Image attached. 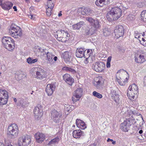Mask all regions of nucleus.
<instances>
[{
	"mask_svg": "<svg viewBox=\"0 0 146 146\" xmlns=\"http://www.w3.org/2000/svg\"><path fill=\"white\" fill-rule=\"evenodd\" d=\"M25 76V75L22 74H20L18 75H17L15 77L16 78H17L18 80H19L22 79L23 76L24 77Z\"/></svg>",
	"mask_w": 146,
	"mask_h": 146,
	"instance_id": "nucleus-46",
	"label": "nucleus"
},
{
	"mask_svg": "<svg viewBox=\"0 0 146 146\" xmlns=\"http://www.w3.org/2000/svg\"><path fill=\"white\" fill-rule=\"evenodd\" d=\"M32 140L31 136L27 135L19 138L18 144L19 146H27L31 143Z\"/></svg>",
	"mask_w": 146,
	"mask_h": 146,
	"instance_id": "nucleus-8",
	"label": "nucleus"
},
{
	"mask_svg": "<svg viewBox=\"0 0 146 146\" xmlns=\"http://www.w3.org/2000/svg\"><path fill=\"white\" fill-rule=\"evenodd\" d=\"M77 12L79 14L88 15L92 13V11L89 8L81 7L78 8Z\"/></svg>",
	"mask_w": 146,
	"mask_h": 146,
	"instance_id": "nucleus-17",
	"label": "nucleus"
},
{
	"mask_svg": "<svg viewBox=\"0 0 146 146\" xmlns=\"http://www.w3.org/2000/svg\"><path fill=\"white\" fill-rule=\"evenodd\" d=\"M82 134V131L80 130H75L73 132V136L76 138H79Z\"/></svg>",
	"mask_w": 146,
	"mask_h": 146,
	"instance_id": "nucleus-29",
	"label": "nucleus"
},
{
	"mask_svg": "<svg viewBox=\"0 0 146 146\" xmlns=\"http://www.w3.org/2000/svg\"><path fill=\"white\" fill-rule=\"evenodd\" d=\"M94 30L92 28H87L85 30V33L86 35L91 36L94 33Z\"/></svg>",
	"mask_w": 146,
	"mask_h": 146,
	"instance_id": "nucleus-35",
	"label": "nucleus"
},
{
	"mask_svg": "<svg viewBox=\"0 0 146 146\" xmlns=\"http://www.w3.org/2000/svg\"><path fill=\"white\" fill-rule=\"evenodd\" d=\"M142 40H139L140 42V43L141 44H142V45L144 46V44L146 43V40L145 38H144L143 37L142 38H141Z\"/></svg>",
	"mask_w": 146,
	"mask_h": 146,
	"instance_id": "nucleus-49",
	"label": "nucleus"
},
{
	"mask_svg": "<svg viewBox=\"0 0 146 146\" xmlns=\"http://www.w3.org/2000/svg\"><path fill=\"white\" fill-rule=\"evenodd\" d=\"M38 61L37 59H33L31 58H29L27 59V62L29 64L34 63Z\"/></svg>",
	"mask_w": 146,
	"mask_h": 146,
	"instance_id": "nucleus-40",
	"label": "nucleus"
},
{
	"mask_svg": "<svg viewBox=\"0 0 146 146\" xmlns=\"http://www.w3.org/2000/svg\"><path fill=\"white\" fill-rule=\"evenodd\" d=\"M13 5V4L10 2H8L2 4V8L5 10H8L11 9Z\"/></svg>",
	"mask_w": 146,
	"mask_h": 146,
	"instance_id": "nucleus-28",
	"label": "nucleus"
},
{
	"mask_svg": "<svg viewBox=\"0 0 146 146\" xmlns=\"http://www.w3.org/2000/svg\"><path fill=\"white\" fill-rule=\"evenodd\" d=\"M138 89L137 85L133 84L129 86L127 90V95L130 100L136 98L137 97Z\"/></svg>",
	"mask_w": 146,
	"mask_h": 146,
	"instance_id": "nucleus-3",
	"label": "nucleus"
},
{
	"mask_svg": "<svg viewBox=\"0 0 146 146\" xmlns=\"http://www.w3.org/2000/svg\"><path fill=\"white\" fill-rule=\"evenodd\" d=\"M14 101L15 102H17V100L16 98H15L14 99Z\"/></svg>",
	"mask_w": 146,
	"mask_h": 146,
	"instance_id": "nucleus-64",
	"label": "nucleus"
},
{
	"mask_svg": "<svg viewBox=\"0 0 146 146\" xmlns=\"http://www.w3.org/2000/svg\"><path fill=\"white\" fill-rule=\"evenodd\" d=\"M59 141V139L58 137L55 138L49 141L48 144V145L49 146H54L57 144Z\"/></svg>",
	"mask_w": 146,
	"mask_h": 146,
	"instance_id": "nucleus-30",
	"label": "nucleus"
},
{
	"mask_svg": "<svg viewBox=\"0 0 146 146\" xmlns=\"http://www.w3.org/2000/svg\"><path fill=\"white\" fill-rule=\"evenodd\" d=\"M8 98V93L7 91L0 89V105H3L6 104Z\"/></svg>",
	"mask_w": 146,
	"mask_h": 146,
	"instance_id": "nucleus-12",
	"label": "nucleus"
},
{
	"mask_svg": "<svg viewBox=\"0 0 146 146\" xmlns=\"http://www.w3.org/2000/svg\"><path fill=\"white\" fill-rule=\"evenodd\" d=\"M141 19L143 21H146V11H143L141 13Z\"/></svg>",
	"mask_w": 146,
	"mask_h": 146,
	"instance_id": "nucleus-42",
	"label": "nucleus"
},
{
	"mask_svg": "<svg viewBox=\"0 0 146 146\" xmlns=\"http://www.w3.org/2000/svg\"><path fill=\"white\" fill-rule=\"evenodd\" d=\"M57 56H56L54 57V58L52 59V60H54L55 61H56L57 60Z\"/></svg>",
	"mask_w": 146,
	"mask_h": 146,
	"instance_id": "nucleus-58",
	"label": "nucleus"
},
{
	"mask_svg": "<svg viewBox=\"0 0 146 146\" xmlns=\"http://www.w3.org/2000/svg\"><path fill=\"white\" fill-rule=\"evenodd\" d=\"M92 50H88L87 51V56L88 60L89 63H91L92 62L91 56L93 55Z\"/></svg>",
	"mask_w": 146,
	"mask_h": 146,
	"instance_id": "nucleus-32",
	"label": "nucleus"
},
{
	"mask_svg": "<svg viewBox=\"0 0 146 146\" xmlns=\"http://www.w3.org/2000/svg\"><path fill=\"white\" fill-rule=\"evenodd\" d=\"M55 1V0H48L46 7L50 9H53L54 6Z\"/></svg>",
	"mask_w": 146,
	"mask_h": 146,
	"instance_id": "nucleus-33",
	"label": "nucleus"
},
{
	"mask_svg": "<svg viewBox=\"0 0 146 146\" xmlns=\"http://www.w3.org/2000/svg\"><path fill=\"white\" fill-rule=\"evenodd\" d=\"M111 56H109L108 58V59H107V62H111Z\"/></svg>",
	"mask_w": 146,
	"mask_h": 146,
	"instance_id": "nucleus-54",
	"label": "nucleus"
},
{
	"mask_svg": "<svg viewBox=\"0 0 146 146\" xmlns=\"http://www.w3.org/2000/svg\"><path fill=\"white\" fill-rule=\"evenodd\" d=\"M107 142H110L111 141L112 142V143L114 145L115 144V141H114L113 139H110V138H108L107 140Z\"/></svg>",
	"mask_w": 146,
	"mask_h": 146,
	"instance_id": "nucleus-51",
	"label": "nucleus"
},
{
	"mask_svg": "<svg viewBox=\"0 0 146 146\" xmlns=\"http://www.w3.org/2000/svg\"><path fill=\"white\" fill-rule=\"evenodd\" d=\"M26 2L28 4L30 3V0H25Z\"/></svg>",
	"mask_w": 146,
	"mask_h": 146,
	"instance_id": "nucleus-59",
	"label": "nucleus"
},
{
	"mask_svg": "<svg viewBox=\"0 0 146 146\" xmlns=\"http://www.w3.org/2000/svg\"><path fill=\"white\" fill-rule=\"evenodd\" d=\"M111 93L113 95H116V92L115 90L113 89H112L111 90Z\"/></svg>",
	"mask_w": 146,
	"mask_h": 146,
	"instance_id": "nucleus-52",
	"label": "nucleus"
},
{
	"mask_svg": "<svg viewBox=\"0 0 146 146\" xmlns=\"http://www.w3.org/2000/svg\"><path fill=\"white\" fill-rule=\"evenodd\" d=\"M18 132V128L17 125L15 123L10 124L8 128L7 134L13 137L17 136Z\"/></svg>",
	"mask_w": 146,
	"mask_h": 146,
	"instance_id": "nucleus-9",
	"label": "nucleus"
},
{
	"mask_svg": "<svg viewBox=\"0 0 146 146\" xmlns=\"http://www.w3.org/2000/svg\"><path fill=\"white\" fill-rule=\"evenodd\" d=\"M34 114L35 117L38 119L41 118L43 115L42 106L41 105L38 104L34 109Z\"/></svg>",
	"mask_w": 146,
	"mask_h": 146,
	"instance_id": "nucleus-14",
	"label": "nucleus"
},
{
	"mask_svg": "<svg viewBox=\"0 0 146 146\" xmlns=\"http://www.w3.org/2000/svg\"><path fill=\"white\" fill-rule=\"evenodd\" d=\"M64 80L69 85H72L74 82V80L68 74H65L63 76Z\"/></svg>",
	"mask_w": 146,
	"mask_h": 146,
	"instance_id": "nucleus-21",
	"label": "nucleus"
},
{
	"mask_svg": "<svg viewBox=\"0 0 146 146\" xmlns=\"http://www.w3.org/2000/svg\"><path fill=\"white\" fill-rule=\"evenodd\" d=\"M46 60L50 62L52 61V58L54 56L52 53L48 52L46 53Z\"/></svg>",
	"mask_w": 146,
	"mask_h": 146,
	"instance_id": "nucleus-37",
	"label": "nucleus"
},
{
	"mask_svg": "<svg viewBox=\"0 0 146 146\" xmlns=\"http://www.w3.org/2000/svg\"><path fill=\"white\" fill-rule=\"evenodd\" d=\"M35 136L36 141L38 143H42L45 139V135L42 133L37 132L35 134Z\"/></svg>",
	"mask_w": 146,
	"mask_h": 146,
	"instance_id": "nucleus-22",
	"label": "nucleus"
},
{
	"mask_svg": "<svg viewBox=\"0 0 146 146\" xmlns=\"http://www.w3.org/2000/svg\"><path fill=\"white\" fill-rule=\"evenodd\" d=\"M9 33L15 38L20 37L22 35L21 29L15 24H12L9 30Z\"/></svg>",
	"mask_w": 146,
	"mask_h": 146,
	"instance_id": "nucleus-7",
	"label": "nucleus"
},
{
	"mask_svg": "<svg viewBox=\"0 0 146 146\" xmlns=\"http://www.w3.org/2000/svg\"><path fill=\"white\" fill-rule=\"evenodd\" d=\"M62 114L58 112L56 110H53L51 112V118L53 121L56 123L59 122L60 119Z\"/></svg>",
	"mask_w": 146,
	"mask_h": 146,
	"instance_id": "nucleus-16",
	"label": "nucleus"
},
{
	"mask_svg": "<svg viewBox=\"0 0 146 146\" xmlns=\"http://www.w3.org/2000/svg\"><path fill=\"white\" fill-rule=\"evenodd\" d=\"M105 64L103 62H97L93 64L92 68L95 71L101 72L105 69Z\"/></svg>",
	"mask_w": 146,
	"mask_h": 146,
	"instance_id": "nucleus-11",
	"label": "nucleus"
},
{
	"mask_svg": "<svg viewBox=\"0 0 146 146\" xmlns=\"http://www.w3.org/2000/svg\"><path fill=\"white\" fill-rule=\"evenodd\" d=\"M46 14L48 16H50L52 14V9H50L47 7H46Z\"/></svg>",
	"mask_w": 146,
	"mask_h": 146,
	"instance_id": "nucleus-44",
	"label": "nucleus"
},
{
	"mask_svg": "<svg viewBox=\"0 0 146 146\" xmlns=\"http://www.w3.org/2000/svg\"><path fill=\"white\" fill-rule=\"evenodd\" d=\"M78 99V98H76V96L75 95H74L72 98V100L73 102H75L79 100V99Z\"/></svg>",
	"mask_w": 146,
	"mask_h": 146,
	"instance_id": "nucleus-50",
	"label": "nucleus"
},
{
	"mask_svg": "<svg viewBox=\"0 0 146 146\" xmlns=\"http://www.w3.org/2000/svg\"><path fill=\"white\" fill-rule=\"evenodd\" d=\"M29 104V103L27 100L26 99L19 98L18 100V102L17 105L21 106L23 108H24Z\"/></svg>",
	"mask_w": 146,
	"mask_h": 146,
	"instance_id": "nucleus-24",
	"label": "nucleus"
},
{
	"mask_svg": "<svg viewBox=\"0 0 146 146\" xmlns=\"http://www.w3.org/2000/svg\"><path fill=\"white\" fill-rule=\"evenodd\" d=\"M82 90L81 89L79 88L77 89L75 91V95L76 98L80 99L82 95Z\"/></svg>",
	"mask_w": 146,
	"mask_h": 146,
	"instance_id": "nucleus-34",
	"label": "nucleus"
},
{
	"mask_svg": "<svg viewBox=\"0 0 146 146\" xmlns=\"http://www.w3.org/2000/svg\"><path fill=\"white\" fill-rule=\"evenodd\" d=\"M139 52V53L135 57V61L137 63H142L146 61V55L143 51Z\"/></svg>",
	"mask_w": 146,
	"mask_h": 146,
	"instance_id": "nucleus-13",
	"label": "nucleus"
},
{
	"mask_svg": "<svg viewBox=\"0 0 146 146\" xmlns=\"http://www.w3.org/2000/svg\"><path fill=\"white\" fill-rule=\"evenodd\" d=\"M132 16V15H129L128 17V19L129 20H132L133 18L132 17V18H131V17Z\"/></svg>",
	"mask_w": 146,
	"mask_h": 146,
	"instance_id": "nucleus-55",
	"label": "nucleus"
},
{
	"mask_svg": "<svg viewBox=\"0 0 146 146\" xmlns=\"http://www.w3.org/2000/svg\"><path fill=\"white\" fill-rule=\"evenodd\" d=\"M143 132V130H141L139 131V132L140 134H141Z\"/></svg>",
	"mask_w": 146,
	"mask_h": 146,
	"instance_id": "nucleus-62",
	"label": "nucleus"
},
{
	"mask_svg": "<svg viewBox=\"0 0 146 146\" xmlns=\"http://www.w3.org/2000/svg\"><path fill=\"white\" fill-rule=\"evenodd\" d=\"M84 22L83 21H81L76 24H74L72 26V28L73 29L76 30H78L80 29L81 27L84 25Z\"/></svg>",
	"mask_w": 146,
	"mask_h": 146,
	"instance_id": "nucleus-31",
	"label": "nucleus"
},
{
	"mask_svg": "<svg viewBox=\"0 0 146 146\" xmlns=\"http://www.w3.org/2000/svg\"><path fill=\"white\" fill-rule=\"evenodd\" d=\"M72 55V53L70 52L66 51L62 54V56L66 62H68L70 61Z\"/></svg>",
	"mask_w": 146,
	"mask_h": 146,
	"instance_id": "nucleus-23",
	"label": "nucleus"
},
{
	"mask_svg": "<svg viewBox=\"0 0 146 146\" xmlns=\"http://www.w3.org/2000/svg\"><path fill=\"white\" fill-rule=\"evenodd\" d=\"M86 20L92 24H93V22L94 21V20L92 18L89 17H86Z\"/></svg>",
	"mask_w": 146,
	"mask_h": 146,
	"instance_id": "nucleus-47",
	"label": "nucleus"
},
{
	"mask_svg": "<svg viewBox=\"0 0 146 146\" xmlns=\"http://www.w3.org/2000/svg\"><path fill=\"white\" fill-rule=\"evenodd\" d=\"M122 111L127 115V117H129L131 119H135L136 116L138 115L137 111L134 110H131L130 108H124L122 109Z\"/></svg>",
	"mask_w": 146,
	"mask_h": 146,
	"instance_id": "nucleus-10",
	"label": "nucleus"
},
{
	"mask_svg": "<svg viewBox=\"0 0 146 146\" xmlns=\"http://www.w3.org/2000/svg\"><path fill=\"white\" fill-rule=\"evenodd\" d=\"M2 42L5 48L10 51H12L15 48L14 41L11 37L4 36L2 39Z\"/></svg>",
	"mask_w": 146,
	"mask_h": 146,
	"instance_id": "nucleus-4",
	"label": "nucleus"
},
{
	"mask_svg": "<svg viewBox=\"0 0 146 146\" xmlns=\"http://www.w3.org/2000/svg\"><path fill=\"white\" fill-rule=\"evenodd\" d=\"M31 71L35 72L34 74L35 78L38 80H42L46 77V71L40 67H35L31 69Z\"/></svg>",
	"mask_w": 146,
	"mask_h": 146,
	"instance_id": "nucleus-6",
	"label": "nucleus"
},
{
	"mask_svg": "<svg viewBox=\"0 0 146 146\" xmlns=\"http://www.w3.org/2000/svg\"><path fill=\"white\" fill-rule=\"evenodd\" d=\"M124 29L123 27L119 25L116 27L114 30L115 37L118 38L123 35Z\"/></svg>",
	"mask_w": 146,
	"mask_h": 146,
	"instance_id": "nucleus-15",
	"label": "nucleus"
},
{
	"mask_svg": "<svg viewBox=\"0 0 146 146\" xmlns=\"http://www.w3.org/2000/svg\"><path fill=\"white\" fill-rule=\"evenodd\" d=\"M29 17L31 19L35 20V15L31 14H28Z\"/></svg>",
	"mask_w": 146,
	"mask_h": 146,
	"instance_id": "nucleus-48",
	"label": "nucleus"
},
{
	"mask_svg": "<svg viewBox=\"0 0 146 146\" xmlns=\"http://www.w3.org/2000/svg\"><path fill=\"white\" fill-rule=\"evenodd\" d=\"M122 13L121 10L118 7H114L107 14L106 18L110 21L116 20L119 18Z\"/></svg>",
	"mask_w": 146,
	"mask_h": 146,
	"instance_id": "nucleus-1",
	"label": "nucleus"
},
{
	"mask_svg": "<svg viewBox=\"0 0 146 146\" xmlns=\"http://www.w3.org/2000/svg\"><path fill=\"white\" fill-rule=\"evenodd\" d=\"M143 82L144 86H146V76L144 77Z\"/></svg>",
	"mask_w": 146,
	"mask_h": 146,
	"instance_id": "nucleus-53",
	"label": "nucleus"
},
{
	"mask_svg": "<svg viewBox=\"0 0 146 146\" xmlns=\"http://www.w3.org/2000/svg\"><path fill=\"white\" fill-rule=\"evenodd\" d=\"M54 36L58 40L65 42L68 40L70 35L64 30H58L55 33Z\"/></svg>",
	"mask_w": 146,
	"mask_h": 146,
	"instance_id": "nucleus-5",
	"label": "nucleus"
},
{
	"mask_svg": "<svg viewBox=\"0 0 146 146\" xmlns=\"http://www.w3.org/2000/svg\"><path fill=\"white\" fill-rule=\"evenodd\" d=\"M63 69L66 71L70 72L74 74H75L78 72L77 70L70 68L65 67L63 68Z\"/></svg>",
	"mask_w": 146,
	"mask_h": 146,
	"instance_id": "nucleus-38",
	"label": "nucleus"
},
{
	"mask_svg": "<svg viewBox=\"0 0 146 146\" xmlns=\"http://www.w3.org/2000/svg\"><path fill=\"white\" fill-rule=\"evenodd\" d=\"M13 9H14V11H17V7L16 6H14L13 7Z\"/></svg>",
	"mask_w": 146,
	"mask_h": 146,
	"instance_id": "nucleus-60",
	"label": "nucleus"
},
{
	"mask_svg": "<svg viewBox=\"0 0 146 146\" xmlns=\"http://www.w3.org/2000/svg\"><path fill=\"white\" fill-rule=\"evenodd\" d=\"M103 33L104 36H107L110 35V31L109 29L105 28L103 29Z\"/></svg>",
	"mask_w": 146,
	"mask_h": 146,
	"instance_id": "nucleus-41",
	"label": "nucleus"
},
{
	"mask_svg": "<svg viewBox=\"0 0 146 146\" xmlns=\"http://www.w3.org/2000/svg\"><path fill=\"white\" fill-rule=\"evenodd\" d=\"M127 121H129V120L124 121L120 125L121 129L125 132L127 131L129 129V125L127 124Z\"/></svg>",
	"mask_w": 146,
	"mask_h": 146,
	"instance_id": "nucleus-27",
	"label": "nucleus"
},
{
	"mask_svg": "<svg viewBox=\"0 0 146 146\" xmlns=\"http://www.w3.org/2000/svg\"><path fill=\"white\" fill-rule=\"evenodd\" d=\"M92 25L96 28H98L100 26L98 20H94Z\"/></svg>",
	"mask_w": 146,
	"mask_h": 146,
	"instance_id": "nucleus-45",
	"label": "nucleus"
},
{
	"mask_svg": "<svg viewBox=\"0 0 146 146\" xmlns=\"http://www.w3.org/2000/svg\"><path fill=\"white\" fill-rule=\"evenodd\" d=\"M110 63L107 62L106 66L107 68H110Z\"/></svg>",
	"mask_w": 146,
	"mask_h": 146,
	"instance_id": "nucleus-56",
	"label": "nucleus"
},
{
	"mask_svg": "<svg viewBox=\"0 0 146 146\" xmlns=\"http://www.w3.org/2000/svg\"><path fill=\"white\" fill-rule=\"evenodd\" d=\"M37 52H36V54H37L38 56H43L44 55V54H46L45 52L44 53L45 50L41 48L40 47H38V48L37 49Z\"/></svg>",
	"mask_w": 146,
	"mask_h": 146,
	"instance_id": "nucleus-36",
	"label": "nucleus"
},
{
	"mask_svg": "<svg viewBox=\"0 0 146 146\" xmlns=\"http://www.w3.org/2000/svg\"><path fill=\"white\" fill-rule=\"evenodd\" d=\"M61 12H60V13H58V16H59V17H60L61 16H62V14L61 13Z\"/></svg>",
	"mask_w": 146,
	"mask_h": 146,
	"instance_id": "nucleus-63",
	"label": "nucleus"
},
{
	"mask_svg": "<svg viewBox=\"0 0 146 146\" xmlns=\"http://www.w3.org/2000/svg\"><path fill=\"white\" fill-rule=\"evenodd\" d=\"M93 82L94 85L98 89L100 88L103 83V79L102 77L99 76L96 77L94 78Z\"/></svg>",
	"mask_w": 146,
	"mask_h": 146,
	"instance_id": "nucleus-20",
	"label": "nucleus"
},
{
	"mask_svg": "<svg viewBox=\"0 0 146 146\" xmlns=\"http://www.w3.org/2000/svg\"><path fill=\"white\" fill-rule=\"evenodd\" d=\"M86 50L84 48H78L76 50V55L77 57L81 58L83 57L86 58L87 57L86 54Z\"/></svg>",
	"mask_w": 146,
	"mask_h": 146,
	"instance_id": "nucleus-18",
	"label": "nucleus"
},
{
	"mask_svg": "<svg viewBox=\"0 0 146 146\" xmlns=\"http://www.w3.org/2000/svg\"><path fill=\"white\" fill-rule=\"evenodd\" d=\"M86 58L85 60L84 61V62L85 64H87L88 63H89V62L88 61V59H87V57H86Z\"/></svg>",
	"mask_w": 146,
	"mask_h": 146,
	"instance_id": "nucleus-57",
	"label": "nucleus"
},
{
	"mask_svg": "<svg viewBox=\"0 0 146 146\" xmlns=\"http://www.w3.org/2000/svg\"><path fill=\"white\" fill-rule=\"evenodd\" d=\"M109 2V0H96L95 4L97 6L102 7L104 5L108 4Z\"/></svg>",
	"mask_w": 146,
	"mask_h": 146,
	"instance_id": "nucleus-26",
	"label": "nucleus"
},
{
	"mask_svg": "<svg viewBox=\"0 0 146 146\" xmlns=\"http://www.w3.org/2000/svg\"><path fill=\"white\" fill-rule=\"evenodd\" d=\"M76 124L78 127L82 129H84L86 127L85 123L80 119L76 120Z\"/></svg>",
	"mask_w": 146,
	"mask_h": 146,
	"instance_id": "nucleus-25",
	"label": "nucleus"
},
{
	"mask_svg": "<svg viewBox=\"0 0 146 146\" xmlns=\"http://www.w3.org/2000/svg\"><path fill=\"white\" fill-rule=\"evenodd\" d=\"M93 94L94 96L98 98H101L102 97V95L101 94L95 91L93 92Z\"/></svg>",
	"mask_w": 146,
	"mask_h": 146,
	"instance_id": "nucleus-43",
	"label": "nucleus"
},
{
	"mask_svg": "<svg viewBox=\"0 0 146 146\" xmlns=\"http://www.w3.org/2000/svg\"><path fill=\"white\" fill-rule=\"evenodd\" d=\"M0 146H5V145L3 143H0Z\"/></svg>",
	"mask_w": 146,
	"mask_h": 146,
	"instance_id": "nucleus-61",
	"label": "nucleus"
},
{
	"mask_svg": "<svg viewBox=\"0 0 146 146\" xmlns=\"http://www.w3.org/2000/svg\"><path fill=\"white\" fill-rule=\"evenodd\" d=\"M116 80L121 86L125 85L129 79V75L127 72L123 70L118 71L116 75Z\"/></svg>",
	"mask_w": 146,
	"mask_h": 146,
	"instance_id": "nucleus-2",
	"label": "nucleus"
},
{
	"mask_svg": "<svg viewBox=\"0 0 146 146\" xmlns=\"http://www.w3.org/2000/svg\"><path fill=\"white\" fill-rule=\"evenodd\" d=\"M74 109V106L72 105L65 104V110L68 112L72 111Z\"/></svg>",
	"mask_w": 146,
	"mask_h": 146,
	"instance_id": "nucleus-39",
	"label": "nucleus"
},
{
	"mask_svg": "<svg viewBox=\"0 0 146 146\" xmlns=\"http://www.w3.org/2000/svg\"><path fill=\"white\" fill-rule=\"evenodd\" d=\"M56 87L54 84H48L47 85L46 92L49 96H51L55 90Z\"/></svg>",
	"mask_w": 146,
	"mask_h": 146,
	"instance_id": "nucleus-19",
	"label": "nucleus"
}]
</instances>
